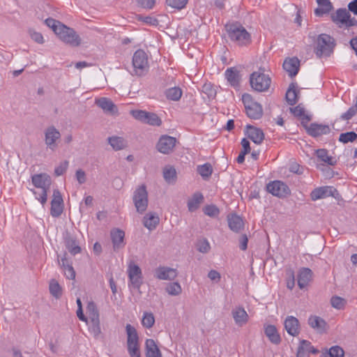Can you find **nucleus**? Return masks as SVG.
Returning <instances> with one entry per match:
<instances>
[{"label":"nucleus","mask_w":357,"mask_h":357,"mask_svg":"<svg viewBox=\"0 0 357 357\" xmlns=\"http://www.w3.org/2000/svg\"><path fill=\"white\" fill-rule=\"evenodd\" d=\"M331 303L334 308L341 310L344 307L346 301L340 296H333L331 299Z\"/></svg>","instance_id":"53"},{"label":"nucleus","mask_w":357,"mask_h":357,"mask_svg":"<svg viewBox=\"0 0 357 357\" xmlns=\"http://www.w3.org/2000/svg\"><path fill=\"white\" fill-rule=\"evenodd\" d=\"M45 24L47 26L50 27L55 34H57L61 26L63 24L60 22L52 18H47L45 20Z\"/></svg>","instance_id":"52"},{"label":"nucleus","mask_w":357,"mask_h":357,"mask_svg":"<svg viewBox=\"0 0 357 357\" xmlns=\"http://www.w3.org/2000/svg\"><path fill=\"white\" fill-rule=\"evenodd\" d=\"M163 177L168 183H173L176 180V171L172 166H167L163 169Z\"/></svg>","instance_id":"40"},{"label":"nucleus","mask_w":357,"mask_h":357,"mask_svg":"<svg viewBox=\"0 0 357 357\" xmlns=\"http://www.w3.org/2000/svg\"><path fill=\"white\" fill-rule=\"evenodd\" d=\"M231 313L236 325L242 326L248 321V314L243 307H236Z\"/></svg>","instance_id":"27"},{"label":"nucleus","mask_w":357,"mask_h":357,"mask_svg":"<svg viewBox=\"0 0 357 357\" xmlns=\"http://www.w3.org/2000/svg\"><path fill=\"white\" fill-rule=\"evenodd\" d=\"M165 95L167 99L177 101L182 96V90L179 87H172L166 91Z\"/></svg>","instance_id":"43"},{"label":"nucleus","mask_w":357,"mask_h":357,"mask_svg":"<svg viewBox=\"0 0 357 357\" xmlns=\"http://www.w3.org/2000/svg\"><path fill=\"white\" fill-rule=\"evenodd\" d=\"M155 324V317L152 312H144L143 314L142 324L146 328H151Z\"/></svg>","instance_id":"46"},{"label":"nucleus","mask_w":357,"mask_h":357,"mask_svg":"<svg viewBox=\"0 0 357 357\" xmlns=\"http://www.w3.org/2000/svg\"><path fill=\"white\" fill-rule=\"evenodd\" d=\"M176 139L169 135H162L160 137L156 148L157 150L163 154H169L173 151L176 145Z\"/></svg>","instance_id":"12"},{"label":"nucleus","mask_w":357,"mask_h":357,"mask_svg":"<svg viewBox=\"0 0 357 357\" xmlns=\"http://www.w3.org/2000/svg\"><path fill=\"white\" fill-rule=\"evenodd\" d=\"M56 35L63 43L70 46L77 47L81 43V38L76 31L64 24L61 26Z\"/></svg>","instance_id":"7"},{"label":"nucleus","mask_w":357,"mask_h":357,"mask_svg":"<svg viewBox=\"0 0 357 357\" xmlns=\"http://www.w3.org/2000/svg\"><path fill=\"white\" fill-rule=\"evenodd\" d=\"M64 243L66 248L71 255H75L81 252L82 250L76 238L68 233H67L64 236Z\"/></svg>","instance_id":"25"},{"label":"nucleus","mask_w":357,"mask_h":357,"mask_svg":"<svg viewBox=\"0 0 357 357\" xmlns=\"http://www.w3.org/2000/svg\"><path fill=\"white\" fill-rule=\"evenodd\" d=\"M225 78L231 86L236 87L239 84L241 75L237 68L232 67L227 68L225 73Z\"/></svg>","instance_id":"29"},{"label":"nucleus","mask_w":357,"mask_h":357,"mask_svg":"<svg viewBox=\"0 0 357 357\" xmlns=\"http://www.w3.org/2000/svg\"><path fill=\"white\" fill-rule=\"evenodd\" d=\"M264 333L271 343L279 344L281 342V337L274 325H267L265 326Z\"/></svg>","instance_id":"30"},{"label":"nucleus","mask_w":357,"mask_h":357,"mask_svg":"<svg viewBox=\"0 0 357 357\" xmlns=\"http://www.w3.org/2000/svg\"><path fill=\"white\" fill-rule=\"evenodd\" d=\"M47 190H40V192L32 190L33 193L35 195L36 199L38 200L43 206L46 204L47 200Z\"/></svg>","instance_id":"56"},{"label":"nucleus","mask_w":357,"mask_h":357,"mask_svg":"<svg viewBox=\"0 0 357 357\" xmlns=\"http://www.w3.org/2000/svg\"><path fill=\"white\" fill-rule=\"evenodd\" d=\"M86 310L89 312L90 319L92 318H99V312L94 302H89L87 305Z\"/></svg>","instance_id":"58"},{"label":"nucleus","mask_w":357,"mask_h":357,"mask_svg":"<svg viewBox=\"0 0 357 357\" xmlns=\"http://www.w3.org/2000/svg\"><path fill=\"white\" fill-rule=\"evenodd\" d=\"M198 174L204 178H208L213 172V168L210 163H205L202 165L197 166Z\"/></svg>","instance_id":"42"},{"label":"nucleus","mask_w":357,"mask_h":357,"mask_svg":"<svg viewBox=\"0 0 357 357\" xmlns=\"http://www.w3.org/2000/svg\"><path fill=\"white\" fill-rule=\"evenodd\" d=\"M246 135L256 144H261L264 139L262 130L250 125L246 126Z\"/></svg>","instance_id":"19"},{"label":"nucleus","mask_w":357,"mask_h":357,"mask_svg":"<svg viewBox=\"0 0 357 357\" xmlns=\"http://www.w3.org/2000/svg\"><path fill=\"white\" fill-rule=\"evenodd\" d=\"M154 276L161 280H173L177 276V271L170 267L159 266L155 270Z\"/></svg>","instance_id":"14"},{"label":"nucleus","mask_w":357,"mask_h":357,"mask_svg":"<svg viewBox=\"0 0 357 357\" xmlns=\"http://www.w3.org/2000/svg\"><path fill=\"white\" fill-rule=\"evenodd\" d=\"M44 133L47 147L54 151L57 147L56 142L61 138L60 132L54 126H51L45 129Z\"/></svg>","instance_id":"10"},{"label":"nucleus","mask_w":357,"mask_h":357,"mask_svg":"<svg viewBox=\"0 0 357 357\" xmlns=\"http://www.w3.org/2000/svg\"><path fill=\"white\" fill-rule=\"evenodd\" d=\"M344 351L339 346H333L322 353V357H344Z\"/></svg>","instance_id":"41"},{"label":"nucleus","mask_w":357,"mask_h":357,"mask_svg":"<svg viewBox=\"0 0 357 357\" xmlns=\"http://www.w3.org/2000/svg\"><path fill=\"white\" fill-rule=\"evenodd\" d=\"M350 13L346 8H338L331 16L332 21L339 27H344Z\"/></svg>","instance_id":"21"},{"label":"nucleus","mask_w":357,"mask_h":357,"mask_svg":"<svg viewBox=\"0 0 357 357\" xmlns=\"http://www.w3.org/2000/svg\"><path fill=\"white\" fill-rule=\"evenodd\" d=\"M229 39L239 46H247L251 43V36L240 24L233 23L226 25Z\"/></svg>","instance_id":"1"},{"label":"nucleus","mask_w":357,"mask_h":357,"mask_svg":"<svg viewBox=\"0 0 357 357\" xmlns=\"http://www.w3.org/2000/svg\"><path fill=\"white\" fill-rule=\"evenodd\" d=\"M146 357H162L160 349L155 342L152 339H147L145 342Z\"/></svg>","instance_id":"31"},{"label":"nucleus","mask_w":357,"mask_h":357,"mask_svg":"<svg viewBox=\"0 0 357 357\" xmlns=\"http://www.w3.org/2000/svg\"><path fill=\"white\" fill-rule=\"evenodd\" d=\"M147 112H146L144 110L136 109L132 110L130 112V114L135 119L144 123L146 119V117L147 116Z\"/></svg>","instance_id":"60"},{"label":"nucleus","mask_w":357,"mask_h":357,"mask_svg":"<svg viewBox=\"0 0 357 357\" xmlns=\"http://www.w3.org/2000/svg\"><path fill=\"white\" fill-rule=\"evenodd\" d=\"M132 66L135 75L137 76L144 75L149 70V61L146 53L139 49L137 50L132 56Z\"/></svg>","instance_id":"4"},{"label":"nucleus","mask_w":357,"mask_h":357,"mask_svg":"<svg viewBox=\"0 0 357 357\" xmlns=\"http://www.w3.org/2000/svg\"><path fill=\"white\" fill-rule=\"evenodd\" d=\"M59 264L63 269L65 276L67 279L75 280V271L73 267L72 263L66 258V254L61 257V261L58 259Z\"/></svg>","instance_id":"26"},{"label":"nucleus","mask_w":357,"mask_h":357,"mask_svg":"<svg viewBox=\"0 0 357 357\" xmlns=\"http://www.w3.org/2000/svg\"><path fill=\"white\" fill-rule=\"evenodd\" d=\"M313 273L309 268L303 267L298 270L297 275L298 286L301 289L306 287L312 281Z\"/></svg>","instance_id":"15"},{"label":"nucleus","mask_w":357,"mask_h":357,"mask_svg":"<svg viewBox=\"0 0 357 357\" xmlns=\"http://www.w3.org/2000/svg\"><path fill=\"white\" fill-rule=\"evenodd\" d=\"M110 236L114 251L119 250L124 248L126 245L124 241L125 232L123 230L120 229H114L110 231Z\"/></svg>","instance_id":"16"},{"label":"nucleus","mask_w":357,"mask_h":357,"mask_svg":"<svg viewBox=\"0 0 357 357\" xmlns=\"http://www.w3.org/2000/svg\"><path fill=\"white\" fill-rule=\"evenodd\" d=\"M316 153L317 158L324 163L331 166L336 165L337 160L335 158L329 155L328 151L326 149H318Z\"/></svg>","instance_id":"39"},{"label":"nucleus","mask_w":357,"mask_h":357,"mask_svg":"<svg viewBox=\"0 0 357 357\" xmlns=\"http://www.w3.org/2000/svg\"><path fill=\"white\" fill-rule=\"evenodd\" d=\"M95 103L106 113L113 114L118 112L116 106L108 98L102 97L97 98L95 100Z\"/></svg>","instance_id":"24"},{"label":"nucleus","mask_w":357,"mask_h":357,"mask_svg":"<svg viewBox=\"0 0 357 357\" xmlns=\"http://www.w3.org/2000/svg\"><path fill=\"white\" fill-rule=\"evenodd\" d=\"M144 123L158 126L161 125L162 121L156 114L148 112L147 116Z\"/></svg>","instance_id":"47"},{"label":"nucleus","mask_w":357,"mask_h":357,"mask_svg":"<svg viewBox=\"0 0 357 357\" xmlns=\"http://www.w3.org/2000/svg\"><path fill=\"white\" fill-rule=\"evenodd\" d=\"M300 66V61L297 57L287 58L283 62V68L290 77L297 75Z\"/></svg>","instance_id":"22"},{"label":"nucleus","mask_w":357,"mask_h":357,"mask_svg":"<svg viewBox=\"0 0 357 357\" xmlns=\"http://www.w3.org/2000/svg\"><path fill=\"white\" fill-rule=\"evenodd\" d=\"M63 201L61 192L59 190H54L53 192V198L51 202L50 213L53 217H59L63 212Z\"/></svg>","instance_id":"13"},{"label":"nucleus","mask_w":357,"mask_h":357,"mask_svg":"<svg viewBox=\"0 0 357 357\" xmlns=\"http://www.w3.org/2000/svg\"><path fill=\"white\" fill-rule=\"evenodd\" d=\"M263 68L258 71L253 72L250 77V82L252 88L259 92H264L268 90L271 79L268 75L265 74Z\"/></svg>","instance_id":"3"},{"label":"nucleus","mask_w":357,"mask_h":357,"mask_svg":"<svg viewBox=\"0 0 357 357\" xmlns=\"http://www.w3.org/2000/svg\"><path fill=\"white\" fill-rule=\"evenodd\" d=\"M188 0H166V3L172 8L181 10L187 4Z\"/></svg>","instance_id":"55"},{"label":"nucleus","mask_w":357,"mask_h":357,"mask_svg":"<svg viewBox=\"0 0 357 357\" xmlns=\"http://www.w3.org/2000/svg\"><path fill=\"white\" fill-rule=\"evenodd\" d=\"M317 2L319 6V7L314 10V14L317 16L321 17L324 14H328L333 8L331 2L329 0H317Z\"/></svg>","instance_id":"32"},{"label":"nucleus","mask_w":357,"mask_h":357,"mask_svg":"<svg viewBox=\"0 0 357 357\" xmlns=\"http://www.w3.org/2000/svg\"><path fill=\"white\" fill-rule=\"evenodd\" d=\"M75 177L79 184H83L86 181V174L82 169H79L76 171Z\"/></svg>","instance_id":"64"},{"label":"nucleus","mask_w":357,"mask_h":357,"mask_svg":"<svg viewBox=\"0 0 357 357\" xmlns=\"http://www.w3.org/2000/svg\"><path fill=\"white\" fill-rule=\"evenodd\" d=\"M204 213L209 217H217L220 213L219 208L213 204L206 206L204 209Z\"/></svg>","instance_id":"51"},{"label":"nucleus","mask_w":357,"mask_h":357,"mask_svg":"<svg viewBox=\"0 0 357 357\" xmlns=\"http://www.w3.org/2000/svg\"><path fill=\"white\" fill-rule=\"evenodd\" d=\"M335 40L331 36L319 34L314 44V52L318 58L329 56L333 52Z\"/></svg>","instance_id":"2"},{"label":"nucleus","mask_w":357,"mask_h":357,"mask_svg":"<svg viewBox=\"0 0 357 357\" xmlns=\"http://www.w3.org/2000/svg\"><path fill=\"white\" fill-rule=\"evenodd\" d=\"M202 91L205 93L208 98H214L216 96V89L210 82L205 83L202 88Z\"/></svg>","instance_id":"48"},{"label":"nucleus","mask_w":357,"mask_h":357,"mask_svg":"<svg viewBox=\"0 0 357 357\" xmlns=\"http://www.w3.org/2000/svg\"><path fill=\"white\" fill-rule=\"evenodd\" d=\"M308 324L310 327L318 331H323L326 323L322 318L318 316L312 315L308 319Z\"/></svg>","instance_id":"38"},{"label":"nucleus","mask_w":357,"mask_h":357,"mask_svg":"<svg viewBox=\"0 0 357 357\" xmlns=\"http://www.w3.org/2000/svg\"><path fill=\"white\" fill-rule=\"evenodd\" d=\"M298 91L296 90V85L294 83L290 84L287 93L286 100L289 105H294L298 101Z\"/></svg>","instance_id":"37"},{"label":"nucleus","mask_w":357,"mask_h":357,"mask_svg":"<svg viewBox=\"0 0 357 357\" xmlns=\"http://www.w3.org/2000/svg\"><path fill=\"white\" fill-rule=\"evenodd\" d=\"M89 331L96 338L101 334V328L99 318L91 319V324L89 326Z\"/></svg>","instance_id":"44"},{"label":"nucleus","mask_w":357,"mask_h":357,"mask_svg":"<svg viewBox=\"0 0 357 357\" xmlns=\"http://www.w3.org/2000/svg\"><path fill=\"white\" fill-rule=\"evenodd\" d=\"M33 185L40 190H49L51 180L50 176L46 174H37L31 177Z\"/></svg>","instance_id":"17"},{"label":"nucleus","mask_w":357,"mask_h":357,"mask_svg":"<svg viewBox=\"0 0 357 357\" xmlns=\"http://www.w3.org/2000/svg\"><path fill=\"white\" fill-rule=\"evenodd\" d=\"M69 165L68 160H64L61 162L54 169V174L56 176H59L63 175L67 170Z\"/></svg>","instance_id":"59"},{"label":"nucleus","mask_w":357,"mask_h":357,"mask_svg":"<svg viewBox=\"0 0 357 357\" xmlns=\"http://www.w3.org/2000/svg\"><path fill=\"white\" fill-rule=\"evenodd\" d=\"M167 293L172 296H177L181 293L182 289L179 283H170L166 288Z\"/></svg>","instance_id":"50"},{"label":"nucleus","mask_w":357,"mask_h":357,"mask_svg":"<svg viewBox=\"0 0 357 357\" xmlns=\"http://www.w3.org/2000/svg\"><path fill=\"white\" fill-rule=\"evenodd\" d=\"M109 144L114 151L123 150L127 147V141L122 137L112 136L107 138Z\"/></svg>","instance_id":"34"},{"label":"nucleus","mask_w":357,"mask_h":357,"mask_svg":"<svg viewBox=\"0 0 357 357\" xmlns=\"http://www.w3.org/2000/svg\"><path fill=\"white\" fill-rule=\"evenodd\" d=\"M127 349L130 357H141L139 344L128 345Z\"/></svg>","instance_id":"61"},{"label":"nucleus","mask_w":357,"mask_h":357,"mask_svg":"<svg viewBox=\"0 0 357 357\" xmlns=\"http://www.w3.org/2000/svg\"><path fill=\"white\" fill-rule=\"evenodd\" d=\"M203 201L204 196L201 192H197L194 193L192 197L188 202V208L189 211L194 212L197 211L199 208L200 204L202 203Z\"/></svg>","instance_id":"35"},{"label":"nucleus","mask_w":357,"mask_h":357,"mask_svg":"<svg viewBox=\"0 0 357 357\" xmlns=\"http://www.w3.org/2000/svg\"><path fill=\"white\" fill-rule=\"evenodd\" d=\"M139 6L145 9H152L155 6V0H136Z\"/></svg>","instance_id":"63"},{"label":"nucleus","mask_w":357,"mask_h":357,"mask_svg":"<svg viewBox=\"0 0 357 357\" xmlns=\"http://www.w3.org/2000/svg\"><path fill=\"white\" fill-rule=\"evenodd\" d=\"M306 131L310 136L317 137L322 135L328 134L331 129L327 125L312 123L309 126Z\"/></svg>","instance_id":"23"},{"label":"nucleus","mask_w":357,"mask_h":357,"mask_svg":"<svg viewBox=\"0 0 357 357\" xmlns=\"http://www.w3.org/2000/svg\"><path fill=\"white\" fill-rule=\"evenodd\" d=\"M284 328L290 335L297 336L300 333V325L297 318L288 316L284 320Z\"/></svg>","instance_id":"20"},{"label":"nucleus","mask_w":357,"mask_h":357,"mask_svg":"<svg viewBox=\"0 0 357 357\" xmlns=\"http://www.w3.org/2000/svg\"><path fill=\"white\" fill-rule=\"evenodd\" d=\"M127 334V346L132 344H139V336L135 328L128 324L126 326Z\"/></svg>","instance_id":"36"},{"label":"nucleus","mask_w":357,"mask_h":357,"mask_svg":"<svg viewBox=\"0 0 357 357\" xmlns=\"http://www.w3.org/2000/svg\"><path fill=\"white\" fill-rule=\"evenodd\" d=\"M266 190L273 196L279 198H284L291 193V190L288 185L278 180L269 182L266 185Z\"/></svg>","instance_id":"9"},{"label":"nucleus","mask_w":357,"mask_h":357,"mask_svg":"<svg viewBox=\"0 0 357 357\" xmlns=\"http://www.w3.org/2000/svg\"><path fill=\"white\" fill-rule=\"evenodd\" d=\"M319 350L315 349L310 342L303 340L300 342V345L298 347L296 357H309L310 354H317Z\"/></svg>","instance_id":"18"},{"label":"nucleus","mask_w":357,"mask_h":357,"mask_svg":"<svg viewBox=\"0 0 357 357\" xmlns=\"http://www.w3.org/2000/svg\"><path fill=\"white\" fill-rule=\"evenodd\" d=\"M357 112V107L355 105L349 108V109L342 114L341 119L345 121L350 120Z\"/></svg>","instance_id":"62"},{"label":"nucleus","mask_w":357,"mask_h":357,"mask_svg":"<svg viewBox=\"0 0 357 357\" xmlns=\"http://www.w3.org/2000/svg\"><path fill=\"white\" fill-rule=\"evenodd\" d=\"M137 20L139 21L143 22L144 23H145L148 25H151V26H157L159 24V22H158V19L154 17H151V16L144 17L142 15H138Z\"/></svg>","instance_id":"54"},{"label":"nucleus","mask_w":357,"mask_h":357,"mask_svg":"<svg viewBox=\"0 0 357 357\" xmlns=\"http://www.w3.org/2000/svg\"><path fill=\"white\" fill-rule=\"evenodd\" d=\"M132 201L139 213H143L146 211L148 204V192L145 185H142L137 188L133 192Z\"/></svg>","instance_id":"5"},{"label":"nucleus","mask_w":357,"mask_h":357,"mask_svg":"<svg viewBox=\"0 0 357 357\" xmlns=\"http://www.w3.org/2000/svg\"><path fill=\"white\" fill-rule=\"evenodd\" d=\"M128 275L129 279V286L134 289H139L142 283V272L139 266L133 261H130L128 266Z\"/></svg>","instance_id":"8"},{"label":"nucleus","mask_w":357,"mask_h":357,"mask_svg":"<svg viewBox=\"0 0 357 357\" xmlns=\"http://www.w3.org/2000/svg\"><path fill=\"white\" fill-rule=\"evenodd\" d=\"M160 218L155 213H147L143 219V225L150 231L155 229L159 224Z\"/></svg>","instance_id":"33"},{"label":"nucleus","mask_w":357,"mask_h":357,"mask_svg":"<svg viewBox=\"0 0 357 357\" xmlns=\"http://www.w3.org/2000/svg\"><path fill=\"white\" fill-rule=\"evenodd\" d=\"M228 226L234 232H239L244 226L242 218L236 214H231L227 216Z\"/></svg>","instance_id":"28"},{"label":"nucleus","mask_w":357,"mask_h":357,"mask_svg":"<svg viewBox=\"0 0 357 357\" xmlns=\"http://www.w3.org/2000/svg\"><path fill=\"white\" fill-rule=\"evenodd\" d=\"M246 114L250 119H259L263 114L261 105L254 101L250 94H244L242 98Z\"/></svg>","instance_id":"6"},{"label":"nucleus","mask_w":357,"mask_h":357,"mask_svg":"<svg viewBox=\"0 0 357 357\" xmlns=\"http://www.w3.org/2000/svg\"><path fill=\"white\" fill-rule=\"evenodd\" d=\"M197 246L198 251L202 253H207L211 249V245L206 238L199 240Z\"/></svg>","instance_id":"57"},{"label":"nucleus","mask_w":357,"mask_h":357,"mask_svg":"<svg viewBox=\"0 0 357 357\" xmlns=\"http://www.w3.org/2000/svg\"><path fill=\"white\" fill-rule=\"evenodd\" d=\"M49 289L50 294L55 298H59L61 296V287L56 280H52L50 282Z\"/></svg>","instance_id":"45"},{"label":"nucleus","mask_w":357,"mask_h":357,"mask_svg":"<svg viewBox=\"0 0 357 357\" xmlns=\"http://www.w3.org/2000/svg\"><path fill=\"white\" fill-rule=\"evenodd\" d=\"M338 195V191L333 186H323L314 189L310 193V198L316 201L328 197H335Z\"/></svg>","instance_id":"11"},{"label":"nucleus","mask_w":357,"mask_h":357,"mask_svg":"<svg viewBox=\"0 0 357 357\" xmlns=\"http://www.w3.org/2000/svg\"><path fill=\"white\" fill-rule=\"evenodd\" d=\"M356 139L357 134L354 131H350L340 134L339 141L344 144H347L348 142H353Z\"/></svg>","instance_id":"49"}]
</instances>
